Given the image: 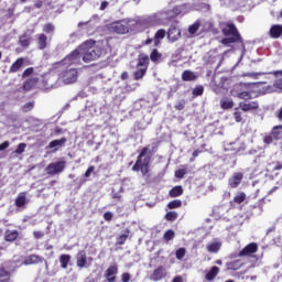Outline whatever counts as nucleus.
Wrapping results in <instances>:
<instances>
[{
	"label": "nucleus",
	"mask_w": 282,
	"mask_h": 282,
	"mask_svg": "<svg viewBox=\"0 0 282 282\" xmlns=\"http://www.w3.org/2000/svg\"><path fill=\"white\" fill-rule=\"evenodd\" d=\"M220 28L221 34L226 36L221 40L223 45H232V43H241V33H239V29H237V25H235L232 21L220 23Z\"/></svg>",
	"instance_id": "1"
},
{
	"label": "nucleus",
	"mask_w": 282,
	"mask_h": 282,
	"mask_svg": "<svg viewBox=\"0 0 282 282\" xmlns=\"http://www.w3.org/2000/svg\"><path fill=\"white\" fill-rule=\"evenodd\" d=\"M82 50V59L84 63H91L98 61L102 56V48L99 46H88L87 42L79 45Z\"/></svg>",
	"instance_id": "2"
},
{
	"label": "nucleus",
	"mask_w": 282,
	"mask_h": 282,
	"mask_svg": "<svg viewBox=\"0 0 282 282\" xmlns=\"http://www.w3.org/2000/svg\"><path fill=\"white\" fill-rule=\"evenodd\" d=\"M149 153V148L144 147L141 149L134 165L132 166V171L141 172L142 175H147L149 173V166L151 164V158L147 155Z\"/></svg>",
	"instance_id": "3"
},
{
	"label": "nucleus",
	"mask_w": 282,
	"mask_h": 282,
	"mask_svg": "<svg viewBox=\"0 0 282 282\" xmlns=\"http://www.w3.org/2000/svg\"><path fill=\"white\" fill-rule=\"evenodd\" d=\"M59 78H62L65 85H72V83L78 80V70L76 68L65 69L59 74Z\"/></svg>",
	"instance_id": "4"
},
{
	"label": "nucleus",
	"mask_w": 282,
	"mask_h": 282,
	"mask_svg": "<svg viewBox=\"0 0 282 282\" xmlns=\"http://www.w3.org/2000/svg\"><path fill=\"white\" fill-rule=\"evenodd\" d=\"M83 56V52L80 46L72 51L66 57H64L63 63L64 65H76L80 63V57Z\"/></svg>",
	"instance_id": "5"
},
{
	"label": "nucleus",
	"mask_w": 282,
	"mask_h": 282,
	"mask_svg": "<svg viewBox=\"0 0 282 282\" xmlns=\"http://www.w3.org/2000/svg\"><path fill=\"white\" fill-rule=\"evenodd\" d=\"M66 164L67 163L65 161L50 163L46 166L47 175H58V173H63L65 171Z\"/></svg>",
	"instance_id": "6"
},
{
	"label": "nucleus",
	"mask_w": 282,
	"mask_h": 282,
	"mask_svg": "<svg viewBox=\"0 0 282 282\" xmlns=\"http://www.w3.org/2000/svg\"><path fill=\"white\" fill-rule=\"evenodd\" d=\"M104 276L107 282H116L118 281V264L113 263L109 268L106 269Z\"/></svg>",
	"instance_id": "7"
},
{
	"label": "nucleus",
	"mask_w": 282,
	"mask_h": 282,
	"mask_svg": "<svg viewBox=\"0 0 282 282\" xmlns=\"http://www.w3.org/2000/svg\"><path fill=\"white\" fill-rule=\"evenodd\" d=\"M258 251L259 245H257V242H251L239 251L238 257H252V254H256Z\"/></svg>",
	"instance_id": "8"
},
{
	"label": "nucleus",
	"mask_w": 282,
	"mask_h": 282,
	"mask_svg": "<svg viewBox=\"0 0 282 282\" xmlns=\"http://www.w3.org/2000/svg\"><path fill=\"white\" fill-rule=\"evenodd\" d=\"M182 37V31H180V28L177 25L172 24L167 31V40L171 43H175V41H180Z\"/></svg>",
	"instance_id": "9"
},
{
	"label": "nucleus",
	"mask_w": 282,
	"mask_h": 282,
	"mask_svg": "<svg viewBox=\"0 0 282 282\" xmlns=\"http://www.w3.org/2000/svg\"><path fill=\"white\" fill-rule=\"evenodd\" d=\"M45 261L44 257H41L39 254H30L26 256L23 260V265H39V263H43Z\"/></svg>",
	"instance_id": "10"
},
{
	"label": "nucleus",
	"mask_w": 282,
	"mask_h": 282,
	"mask_svg": "<svg viewBox=\"0 0 282 282\" xmlns=\"http://www.w3.org/2000/svg\"><path fill=\"white\" fill-rule=\"evenodd\" d=\"M243 182V173L235 172L232 176L228 180L229 188H238V186Z\"/></svg>",
	"instance_id": "11"
},
{
	"label": "nucleus",
	"mask_w": 282,
	"mask_h": 282,
	"mask_svg": "<svg viewBox=\"0 0 282 282\" xmlns=\"http://www.w3.org/2000/svg\"><path fill=\"white\" fill-rule=\"evenodd\" d=\"M162 279H166V269L163 265H159L150 275V280L158 282L162 281Z\"/></svg>",
	"instance_id": "12"
},
{
	"label": "nucleus",
	"mask_w": 282,
	"mask_h": 282,
	"mask_svg": "<svg viewBox=\"0 0 282 282\" xmlns=\"http://www.w3.org/2000/svg\"><path fill=\"white\" fill-rule=\"evenodd\" d=\"M243 265H246V262L242 259L231 260L226 263V268L230 272H237V270H241Z\"/></svg>",
	"instance_id": "13"
},
{
	"label": "nucleus",
	"mask_w": 282,
	"mask_h": 282,
	"mask_svg": "<svg viewBox=\"0 0 282 282\" xmlns=\"http://www.w3.org/2000/svg\"><path fill=\"white\" fill-rule=\"evenodd\" d=\"M110 30H112V32H116V34H129V26L122 24L121 22H113L110 25Z\"/></svg>",
	"instance_id": "14"
},
{
	"label": "nucleus",
	"mask_w": 282,
	"mask_h": 282,
	"mask_svg": "<svg viewBox=\"0 0 282 282\" xmlns=\"http://www.w3.org/2000/svg\"><path fill=\"white\" fill-rule=\"evenodd\" d=\"M239 109L241 111L248 112V111H257L259 109V101H250V102H239Z\"/></svg>",
	"instance_id": "15"
},
{
	"label": "nucleus",
	"mask_w": 282,
	"mask_h": 282,
	"mask_svg": "<svg viewBox=\"0 0 282 282\" xmlns=\"http://www.w3.org/2000/svg\"><path fill=\"white\" fill-rule=\"evenodd\" d=\"M17 208H25V205L28 204V192H21L18 194L14 200Z\"/></svg>",
	"instance_id": "16"
},
{
	"label": "nucleus",
	"mask_w": 282,
	"mask_h": 282,
	"mask_svg": "<svg viewBox=\"0 0 282 282\" xmlns=\"http://www.w3.org/2000/svg\"><path fill=\"white\" fill-rule=\"evenodd\" d=\"M25 64V57H19L9 68V74H17V72H21V68Z\"/></svg>",
	"instance_id": "17"
},
{
	"label": "nucleus",
	"mask_w": 282,
	"mask_h": 282,
	"mask_svg": "<svg viewBox=\"0 0 282 282\" xmlns=\"http://www.w3.org/2000/svg\"><path fill=\"white\" fill-rule=\"evenodd\" d=\"M39 77H31L26 79L22 85L23 91H32V89L39 85Z\"/></svg>",
	"instance_id": "18"
},
{
	"label": "nucleus",
	"mask_w": 282,
	"mask_h": 282,
	"mask_svg": "<svg viewBox=\"0 0 282 282\" xmlns=\"http://www.w3.org/2000/svg\"><path fill=\"white\" fill-rule=\"evenodd\" d=\"M67 144V138L55 139L48 143V149H54V151H58V149H63Z\"/></svg>",
	"instance_id": "19"
},
{
	"label": "nucleus",
	"mask_w": 282,
	"mask_h": 282,
	"mask_svg": "<svg viewBox=\"0 0 282 282\" xmlns=\"http://www.w3.org/2000/svg\"><path fill=\"white\" fill-rule=\"evenodd\" d=\"M17 239H19V230L7 229L4 231V241H7V243H14Z\"/></svg>",
	"instance_id": "20"
},
{
	"label": "nucleus",
	"mask_w": 282,
	"mask_h": 282,
	"mask_svg": "<svg viewBox=\"0 0 282 282\" xmlns=\"http://www.w3.org/2000/svg\"><path fill=\"white\" fill-rule=\"evenodd\" d=\"M76 265L77 268H87V253L85 251H79L76 257Z\"/></svg>",
	"instance_id": "21"
},
{
	"label": "nucleus",
	"mask_w": 282,
	"mask_h": 282,
	"mask_svg": "<svg viewBox=\"0 0 282 282\" xmlns=\"http://www.w3.org/2000/svg\"><path fill=\"white\" fill-rule=\"evenodd\" d=\"M271 39H281L282 36V24H273L269 31Z\"/></svg>",
	"instance_id": "22"
},
{
	"label": "nucleus",
	"mask_w": 282,
	"mask_h": 282,
	"mask_svg": "<svg viewBox=\"0 0 282 282\" xmlns=\"http://www.w3.org/2000/svg\"><path fill=\"white\" fill-rule=\"evenodd\" d=\"M166 36V30L160 29L154 34V47H160L162 45L163 39Z\"/></svg>",
	"instance_id": "23"
},
{
	"label": "nucleus",
	"mask_w": 282,
	"mask_h": 282,
	"mask_svg": "<svg viewBox=\"0 0 282 282\" xmlns=\"http://www.w3.org/2000/svg\"><path fill=\"white\" fill-rule=\"evenodd\" d=\"M36 43L39 50H45L47 47V35L45 33L37 34Z\"/></svg>",
	"instance_id": "24"
},
{
	"label": "nucleus",
	"mask_w": 282,
	"mask_h": 282,
	"mask_svg": "<svg viewBox=\"0 0 282 282\" xmlns=\"http://www.w3.org/2000/svg\"><path fill=\"white\" fill-rule=\"evenodd\" d=\"M182 80H184V83L197 80V75L195 74V72L186 69L182 73Z\"/></svg>",
	"instance_id": "25"
},
{
	"label": "nucleus",
	"mask_w": 282,
	"mask_h": 282,
	"mask_svg": "<svg viewBox=\"0 0 282 282\" xmlns=\"http://www.w3.org/2000/svg\"><path fill=\"white\" fill-rule=\"evenodd\" d=\"M219 274V267H212L209 271L205 274V279L207 281H215L217 279V275Z\"/></svg>",
	"instance_id": "26"
},
{
	"label": "nucleus",
	"mask_w": 282,
	"mask_h": 282,
	"mask_svg": "<svg viewBox=\"0 0 282 282\" xmlns=\"http://www.w3.org/2000/svg\"><path fill=\"white\" fill-rule=\"evenodd\" d=\"M206 249H207V252L217 254V252L221 250V242L220 241L210 242L209 245H207Z\"/></svg>",
	"instance_id": "27"
},
{
	"label": "nucleus",
	"mask_w": 282,
	"mask_h": 282,
	"mask_svg": "<svg viewBox=\"0 0 282 282\" xmlns=\"http://www.w3.org/2000/svg\"><path fill=\"white\" fill-rule=\"evenodd\" d=\"M182 195H184V187H182L181 185L174 186L169 192V196L172 197V198L182 197Z\"/></svg>",
	"instance_id": "28"
},
{
	"label": "nucleus",
	"mask_w": 282,
	"mask_h": 282,
	"mask_svg": "<svg viewBox=\"0 0 282 282\" xmlns=\"http://www.w3.org/2000/svg\"><path fill=\"white\" fill-rule=\"evenodd\" d=\"M220 107L225 111L228 109H232V107H235V101L232 100V98L225 97L220 99Z\"/></svg>",
	"instance_id": "29"
},
{
	"label": "nucleus",
	"mask_w": 282,
	"mask_h": 282,
	"mask_svg": "<svg viewBox=\"0 0 282 282\" xmlns=\"http://www.w3.org/2000/svg\"><path fill=\"white\" fill-rule=\"evenodd\" d=\"M59 263L62 270H67L69 263H72V256L70 254H61L59 256Z\"/></svg>",
	"instance_id": "30"
},
{
	"label": "nucleus",
	"mask_w": 282,
	"mask_h": 282,
	"mask_svg": "<svg viewBox=\"0 0 282 282\" xmlns=\"http://www.w3.org/2000/svg\"><path fill=\"white\" fill-rule=\"evenodd\" d=\"M12 279V273L6 270V268L0 267V282H10Z\"/></svg>",
	"instance_id": "31"
},
{
	"label": "nucleus",
	"mask_w": 282,
	"mask_h": 282,
	"mask_svg": "<svg viewBox=\"0 0 282 282\" xmlns=\"http://www.w3.org/2000/svg\"><path fill=\"white\" fill-rule=\"evenodd\" d=\"M138 67H144L143 69L149 68V55L140 54L138 58Z\"/></svg>",
	"instance_id": "32"
},
{
	"label": "nucleus",
	"mask_w": 282,
	"mask_h": 282,
	"mask_svg": "<svg viewBox=\"0 0 282 282\" xmlns=\"http://www.w3.org/2000/svg\"><path fill=\"white\" fill-rule=\"evenodd\" d=\"M150 61L155 64L160 63L162 61V53L158 48H153L150 53Z\"/></svg>",
	"instance_id": "33"
},
{
	"label": "nucleus",
	"mask_w": 282,
	"mask_h": 282,
	"mask_svg": "<svg viewBox=\"0 0 282 282\" xmlns=\"http://www.w3.org/2000/svg\"><path fill=\"white\" fill-rule=\"evenodd\" d=\"M19 43L21 47H30V44L32 43V37L28 36V34H23L20 36Z\"/></svg>",
	"instance_id": "34"
},
{
	"label": "nucleus",
	"mask_w": 282,
	"mask_h": 282,
	"mask_svg": "<svg viewBox=\"0 0 282 282\" xmlns=\"http://www.w3.org/2000/svg\"><path fill=\"white\" fill-rule=\"evenodd\" d=\"M44 34H54L55 30H56V26L52 23V22H48V23H45L42 28Z\"/></svg>",
	"instance_id": "35"
},
{
	"label": "nucleus",
	"mask_w": 282,
	"mask_h": 282,
	"mask_svg": "<svg viewBox=\"0 0 282 282\" xmlns=\"http://www.w3.org/2000/svg\"><path fill=\"white\" fill-rule=\"evenodd\" d=\"M188 173V170L186 169V165H183L182 169H178L174 172V175L177 180H184V175Z\"/></svg>",
	"instance_id": "36"
},
{
	"label": "nucleus",
	"mask_w": 282,
	"mask_h": 282,
	"mask_svg": "<svg viewBox=\"0 0 282 282\" xmlns=\"http://www.w3.org/2000/svg\"><path fill=\"white\" fill-rule=\"evenodd\" d=\"M147 75V68H139L134 72V80H142Z\"/></svg>",
	"instance_id": "37"
},
{
	"label": "nucleus",
	"mask_w": 282,
	"mask_h": 282,
	"mask_svg": "<svg viewBox=\"0 0 282 282\" xmlns=\"http://www.w3.org/2000/svg\"><path fill=\"white\" fill-rule=\"evenodd\" d=\"M237 98H239L240 100H252V93L240 91L237 94Z\"/></svg>",
	"instance_id": "38"
},
{
	"label": "nucleus",
	"mask_w": 282,
	"mask_h": 282,
	"mask_svg": "<svg viewBox=\"0 0 282 282\" xmlns=\"http://www.w3.org/2000/svg\"><path fill=\"white\" fill-rule=\"evenodd\" d=\"M127 239H129V230H126V234H122L117 238V246H124Z\"/></svg>",
	"instance_id": "39"
},
{
	"label": "nucleus",
	"mask_w": 282,
	"mask_h": 282,
	"mask_svg": "<svg viewBox=\"0 0 282 282\" xmlns=\"http://www.w3.org/2000/svg\"><path fill=\"white\" fill-rule=\"evenodd\" d=\"M167 208L170 210H174L175 208H182V200L174 199V200L167 203Z\"/></svg>",
	"instance_id": "40"
},
{
	"label": "nucleus",
	"mask_w": 282,
	"mask_h": 282,
	"mask_svg": "<svg viewBox=\"0 0 282 282\" xmlns=\"http://www.w3.org/2000/svg\"><path fill=\"white\" fill-rule=\"evenodd\" d=\"M175 257L178 261H182L186 257V248L181 247L175 251Z\"/></svg>",
	"instance_id": "41"
},
{
	"label": "nucleus",
	"mask_w": 282,
	"mask_h": 282,
	"mask_svg": "<svg viewBox=\"0 0 282 282\" xmlns=\"http://www.w3.org/2000/svg\"><path fill=\"white\" fill-rule=\"evenodd\" d=\"M246 202V193L240 192L234 197V204H243Z\"/></svg>",
	"instance_id": "42"
},
{
	"label": "nucleus",
	"mask_w": 282,
	"mask_h": 282,
	"mask_svg": "<svg viewBox=\"0 0 282 282\" xmlns=\"http://www.w3.org/2000/svg\"><path fill=\"white\" fill-rule=\"evenodd\" d=\"M163 239L164 241H173V239H175V231L173 229H169L165 231Z\"/></svg>",
	"instance_id": "43"
},
{
	"label": "nucleus",
	"mask_w": 282,
	"mask_h": 282,
	"mask_svg": "<svg viewBox=\"0 0 282 282\" xmlns=\"http://www.w3.org/2000/svg\"><path fill=\"white\" fill-rule=\"evenodd\" d=\"M279 129L282 130V126H275L271 131V135L274 140H279L281 138V131H279Z\"/></svg>",
	"instance_id": "44"
},
{
	"label": "nucleus",
	"mask_w": 282,
	"mask_h": 282,
	"mask_svg": "<svg viewBox=\"0 0 282 282\" xmlns=\"http://www.w3.org/2000/svg\"><path fill=\"white\" fill-rule=\"evenodd\" d=\"M178 215L176 212H169L165 214L166 221H175L177 219Z\"/></svg>",
	"instance_id": "45"
},
{
	"label": "nucleus",
	"mask_w": 282,
	"mask_h": 282,
	"mask_svg": "<svg viewBox=\"0 0 282 282\" xmlns=\"http://www.w3.org/2000/svg\"><path fill=\"white\" fill-rule=\"evenodd\" d=\"M193 96H204V86L198 85L192 90Z\"/></svg>",
	"instance_id": "46"
},
{
	"label": "nucleus",
	"mask_w": 282,
	"mask_h": 282,
	"mask_svg": "<svg viewBox=\"0 0 282 282\" xmlns=\"http://www.w3.org/2000/svg\"><path fill=\"white\" fill-rule=\"evenodd\" d=\"M34 109V101H29L22 106L23 113H28Z\"/></svg>",
	"instance_id": "47"
},
{
	"label": "nucleus",
	"mask_w": 282,
	"mask_h": 282,
	"mask_svg": "<svg viewBox=\"0 0 282 282\" xmlns=\"http://www.w3.org/2000/svg\"><path fill=\"white\" fill-rule=\"evenodd\" d=\"M185 108H186V100L185 99H181L174 106V109H176V111H184Z\"/></svg>",
	"instance_id": "48"
},
{
	"label": "nucleus",
	"mask_w": 282,
	"mask_h": 282,
	"mask_svg": "<svg viewBox=\"0 0 282 282\" xmlns=\"http://www.w3.org/2000/svg\"><path fill=\"white\" fill-rule=\"evenodd\" d=\"M199 22H195L194 24L189 25L188 33L189 34H197V31L199 30Z\"/></svg>",
	"instance_id": "49"
},
{
	"label": "nucleus",
	"mask_w": 282,
	"mask_h": 282,
	"mask_svg": "<svg viewBox=\"0 0 282 282\" xmlns=\"http://www.w3.org/2000/svg\"><path fill=\"white\" fill-rule=\"evenodd\" d=\"M269 166H273L272 171H281L282 170V162L281 161H273L269 163Z\"/></svg>",
	"instance_id": "50"
},
{
	"label": "nucleus",
	"mask_w": 282,
	"mask_h": 282,
	"mask_svg": "<svg viewBox=\"0 0 282 282\" xmlns=\"http://www.w3.org/2000/svg\"><path fill=\"white\" fill-rule=\"evenodd\" d=\"M28 148V144L25 143H20L18 144L14 153H17V155H21V153H24L25 152V149Z\"/></svg>",
	"instance_id": "51"
},
{
	"label": "nucleus",
	"mask_w": 282,
	"mask_h": 282,
	"mask_svg": "<svg viewBox=\"0 0 282 282\" xmlns=\"http://www.w3.org/2000/svg\"><path fill=\"white\" fill-rule=\"evenodd\" d=\"M34 74V67H29L22 73V78H28Z\"/></svg>",
	"instance_id": "52"
},
{
	"label": "nucleus",
	"mask_w": 282,
	"mask_h": 282,
	"mask_svg": "<svg viewBox=\"0 0 282 282\" xmlns=\"http://www.w3.org/2000/svg\"><path fill=\"white\" fill-rule=\"evenodd\" d=\"M274 89H279V91H282V78H278L273 82Z\"/></svg>",
	"instance_id": "53"
},
{
	"label": "nucleus",
	"mask_w": 282,
	"mask_h": 282,
	"mask_svg": "<svg viewBox=\"0 0 282 282\" xmlns=\"http://www.w3.org/2000/svg\"><path fill=\"white\" fill-rule=\"evenodd\" d=\"M96 171V166L90 165L87 171L85 172L84 176L85 177H91V173H94Z\"/></svg>",
	"instance_id": "54"
},
{
	"label": "nucleus",
	"mask_w": 282,
	"mask_h": 282,
	"mask_svg": "<svg viewBox=\"0 0 282 282\" xmlns=\"http://www.w3.org/2000/svg\"><path fill=\"white\" fill-rule=\"evenodd\" d=\"M263 142L264 144H272V142H274V137L272 134L265 135Z\"/></svg>",
	"instance_id": "55"
},
{
	"label": "nucleus",
	"mask_w": 282,
	"mask_h": 282,
	"mask_svg": "<svg viewBox=\"0 0 282 282\" xmlns=\"http://www.w3.org/2000/svg\"><path fill=\"white\" fill-rule=\"evenodd\" d=\"M121 281H122V282H129V281H131V273H129V272L122 273V274H121Z\"/></svg>",
	"instance_id": "56"
},
{
	"label": "nucleus",
	"mask_w": 282,
	"mask_h": 282,
	"mask_svg": "<svg viewBox=\"0 0 282 282\" xmlns=\"http://www.w3.org/2000/svg\"><path fill=\"white\" fill-rule=\"evenodd\" d=\"M104 219H105V221H111V220L113 219V213H111V212H106V213L104 214Z\"/></svg>",
	"instance_id": "57"
},
{
	"label": "nucleus",
	"mask_w": 282,
	"mask_h": 282,
	"mask_svg": "<svg viewBox=\"0 0 282 282\" xmlns=\"http://www.w3.org/2000/svg\"><path fill=\"white\" fill-rule=\"evenodd\" d=\"M234 118L236 122H241L243 120V118L241 117V112L240 111H235L234 112Z\"/></svg>",
	"instance_id": "58"
},
{
	"label": "nucleus",
	"mask_w": 282,
	"mask_h": 282,
	"mask_svg": "<svg viewBox=\"0 0 282 282\" xmlns=\"http://www.w3.org/2000/svg\"><path fill=\"white\" fill-rule=\"evenodd\" d=\"M199 153H202V150L197 149L192 153V158L189 159V162H194L195 158L199 156Z\"/></svg>",
	"instance_id": "59"
},
{
	"label": "nucleus",
	"mask_w": 282,
	"mask_h": 282,
	"mask_svg": "<svg viewBox=\"0 0 282 282\" xmlns=\"http://www.w3.org/2000/svg\"><path fill=\"white\" fill-rule=\"evenodd\" d=\"M33 237H34V239H43V237H45V232H43V231H34L33 232Z\"/></svg>",
	"instance_id": "60"
},
{
	"label": "nucleus",
	"mask_w": 282,
	"mask_h": 282,
	"mask_svg": "<svg viewBox=\"0 0 282 282\" xmlns=\"http://www.w3.org/2000/svg\"><path fill=\"white\" fill-rule=\"evenodd\" d=\"M10 147V141H4L0 144V151H6Z\"/></svg>",
	"instance_id": "61"
},
{
	"label": "nucleus",
	"mask_w": 282,
	"mask_h": 282,
	"mask_svg": "<svg viewBox=\"0 0 282 282\" xmlns=\"http://www.w3.org/2000/svg\"><path fill=\"white\" fill-rule=\"evenodd\" d=\"M153 42H154V37L153 39L152 37H148L145 41H143L141 43V45L144 47L147 45H151V43H153Z\"/></svg>",
	"instance_id": "62"
},
{
	"label": "nucleus",
	"mask_w": 282,
	"mask_h": 282,
	"mask_svg": "<svg viewBox=\"0 0 282 282\" xmlns=\"http://www.w3.org/2000/svg\"><path fill=\"white\" fill-rule=\"evenodd\" d=\"M265 74H270L271 76H275V78H276L279 76H282V70H273V72H269Z\"/></svg>",
	"instance_id": "63"
},
{
	"label": "nucleus",
	"mask_w": 282,
	"mask_h": 282,
	"mask_svg": "<svg viewBox=\"0 0 282 282\" xmlns=\"http://www.w3.org/2000/svg\"><path fill=\"white\" fill-rule=\"evenodd\" d=\"M109 7V2L107 0L102 1L100 7H99V10H107V8Z\"/></svg>",
	"instance_id": "64"
}]
</instances>
